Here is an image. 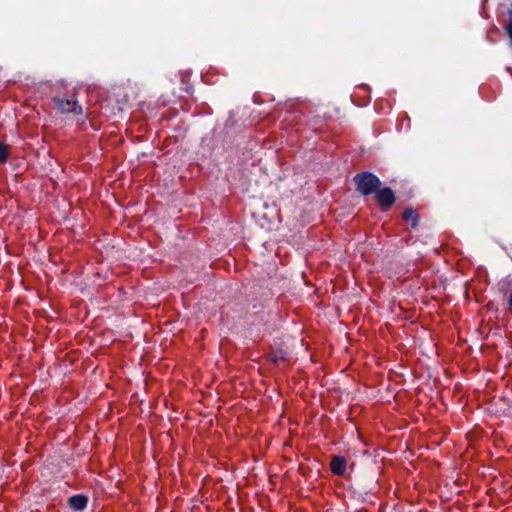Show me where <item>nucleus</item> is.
I'll use <instances>...</instances> for the list:
<instances>
[{"instance_id": "obj_2", "label": "nucleus", "mask_w": 512, "mask_h": 512, "mask_svg": "<svg viewBox=\"0 0 512 512\" xmlns=\"http://www.w3.org/2000/svg\"><path fill=\"white\" fill-rule=\"evenodd\" d=\"M52 101L61 113L72 112L76 115H80L83 112L82 106L78 105L77 101L74 99L55 96L52 98Z\"/></svg>"}, {"instance_id": "obj_8", "label": "nucleus", "mask_w": 512, "mask_h": 512, "mask_svg": "<svg viewBox=\"0 0 512 512\" xmlns=\"http://www.w3.org/2000/svg\"><path fill=\"white\" fill-rule=\"evenodd\" d=\"M269 358L273 363H278L285 359V352L283 350L274 351L270 354Z\"/></svg>"}, {"instance_id": "obj_6", "label": "nucleus", "mask_w": 512, "mask_h": 512, "mask_svg": "<svg viewBox=\"0 0 512 512\" xmlns=\"http://www.w3.org/2000/svg\"><path fill=\"white\" fill-rule=\"evenodd\" d=\"M402 217L404 221L409 222L411 224L412 228H416L419 224V214L415 209L411 207L404 209Z\"/></svg>"}, {"instance_id": "obj_1", "label": "nucleus", "mask_w": 512, "mask_h": 512, "mask_svg": "<svg viewBox=\"0 0 512 512\" xmlns=\"http://www.w3.org/2000/svg\"><path fill=\"white\" fill-rule=\"evenodd\" d=\"M356 190L363 196L375 194L381 187V181L378 176L372 172L364 171L357 173L353 178Z\"/></svg>"}, {"instance_id": "obj_4", "label": "nucleus", "mask_w": 512, "mask_h": 512, "mask_svg": "<svg viewBox=\"0 0 512 512\" xmlns=\"http://www.w3.org/2000/svg\"><path fill=\"white\" fill-rule=\"evenodd\" d=\"M347 461L342 455H334L330 462V469L334 475H343L346 471Z\"/></svg>"}, {"instance_id": "obj_7", "label": "nucleus", "mask_w": 512, "mask_h": 512, "mask_svg": "<svg viewBox=\"0 0 512 512\" xmlns=\"http://www.w3.org/2000/svg\"><path fill=\"white\" fill-rule=\"evenodd\" d=\"M9 158V146L5 143H0V163H6Z\"/></svg>"}, {"instance_id": "obj_10", "label": "nucleus", "mask_w": 512, "mask_h": 512, "mask_svg": "<svg viewBox=\"0 0 512 512\" xmlns=\"http://www.w3.org/2000/svg\"><path fill=\"white\" fill-rule=\"evenodd\" d=\"M508 305H509L510 308H512V292L509 295Z\"/></svg>"}, {"instance_id": "obj_9", "label": "nucleus", "mask_w": 512, "mask_h": 512, "mask_svg": "<svg viewBox=\"0 0 512 512\" xmlns=\"http://www.w3.org/2000/svg\"><path fill=\"white\" fill-rule=\"evenodd\" d=\"M506 32H507L508 36L510 37V39L512 41V18L509 19V23L506 26Z\"/></svg>"}, {"instance_id": "obj_3", "label": "nucleus", "mask_w": 512, "mask_h": 512, "mask_svg": "<svg viewBox=\"0 0 512 512\" xmlns=\"http://www.w3.org/2000/svg\"><path fill=\"white\" fill-rule=\"evenodd\" d=\"M374 196L382 211L389 210L396 201L395 194L390 187L378 188Z\"/></svg>"}, {"instance_id": "obj_5", "label": "nucleus", "mask_w": 512, "mask_h": 512, "mask_svg": "<svg viewBox=\"0 0 512 512\" xmlns=\"http://www.w3.org/2000/svg\"><path fill=\"white\" fill-rule=\"evenodd\" d=\"M87 504L88 497L83 494H76L68 499V506L74 511H83L87 507Z\"/></svg>"}]
</instances>
